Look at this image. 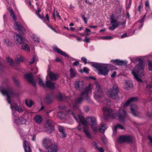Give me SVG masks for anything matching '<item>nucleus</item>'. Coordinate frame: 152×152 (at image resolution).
I'll return each mask as SVG.
<instances>
[{"label": "nucleus", "instance_id": "f257e3e1", "mask_svg": "<svg viewBox=\"0 0 152 152\" xmlns=\"http://www.w3.org/2000/svg\"><path fill=\"white\" fill-rule=\"evenodd\" d=\"M144 69V65L142 62H139L136 66L135 71H133L132 73L136 80L140 83H142L143 81L140 77L144 76L143 71Z\"/></svg>", "mask_w": 152, "mask_h": 152}, {"label": "nucleus", "instance_id": "f03ea898", "mask_svg": "<svg viewBox=\"0 0 152 152\" xmlns=\"http://www.w3.org/2000/svg\"><path fill=\"white\" fill-rule=\"evenodd\" d=\"M0 91L3 95L7 97V98L6 99L7 100L9 104L11 105H12L10 99L11 97H14L16 95L15 90L10 87L5 88L0 86Z\"/></svg>", "mask_w": 152, "mask_h": 152}, {"label": "nucleus", "instance_id": "7ed1b4c3", "mask_svg": "<svg viewBox=\"0 0 152 152\" xmlns=\"http://www.w3.org/2000/svg\"><path fill=\"white\" fill-rule=\"evenodd\" d=\"M92 66L97 69L99 75H103L105 76L108 75L109 71L107 67L102 64L95 63L92 65Z\"/></svg>", "mask_w": 152, "mask_h": 152}, {"label": "nucleus", "instance_id": "20e7f679", "mask_svg": "<svg viewBox=\"0 0 152 152\" xmlns=\"http://www.w3.org/2000/svg\"><path fill=\"white\" fill-rule=\"evenodd\" d=\"M16 38L15 39L18 42L17 44L18 46L21 45V48L26 51H29L30 48L28 45L26 43H24V39L23 37L20 34H16Z\"/></svg>", "mask_w": 152, "mask_h": 152}, {"label": "nucleus", "instance_id": "39448f33", "mask_svg": "<svg viewBox=\"0 0 152 152\" xmlns=\"http://www.w3.org/2000/svg\"><path fill=\"white\" fill-rule=\"evenodd\" d=\"M119 90L118 87L116 85H114L109 90L108 92L109 97L113 99H118Z\"/></svg>", "mask_w": 152, "mask_h": 152}, {"label": "nucleus", "instance_id": "423d86ee", "mask_svg": "<svg viewBox=\"0 0 152 152\" xmlns=\"http://www.w3.org/2000/svg\"><path fill=\"white\" fill-rule=\"evenodd\" d=\"M104 114V117L106 120L109 118H114L115 116L113 114V110L107 108L106 107H103L102 109Z\"/></svg>", "mask_w": 152, "mask_h": 152}, {"label": "nucleus", "instance_id": "0eeeda50", "mask_svg": "<svg viewBox=\"0 0 152 152\" xmlns=\"http://www.w3.org/2000/svg\"><path fill=\"white\" fill-rule=\"evenodd\" d=\"M117 141L120 143L124 142L132 143L133 142L132 138L130 135H120L118 137Z\"/></svg>", "mask_w": 152, "mask_h": 152}, {"label": "nucleus", "instance_id": "6e6552de", "mask_svg": "<svg viewBox=\"0 0 152 152\" xmlns=\"http://www.w3.org/2000/svg\"><path fill=\"white\" fill-rule=\"evenodd\" d=\"M90 90H91V86L90 85H89L87 87L85 88L84 91L81 92L80 94V96L83 97L88 102H89L90 100L88 92Z\"/></svg>", "mask_w": 152, "mask_h": 152}, {"label": "nucleus", "instance_id": "1a4fd4ad", "mask_svg": "<svg viewBox=\"0 0 152 152\" xmlns=\"http://www.w3.org/2000/svg\"><path fill=\"white\" fill-rule=\"evenodd\" d=\"M54 129L53 122L50 120H48L45 127L46 131L48 133H51Z\"/></svg>", "mask_w": 152, "mask_h": 152}, {"label": "nucleus", "instance_id": "9d476101", "mask_svg": "<svg viewBox=\"0 0 152 152\" xmlns=\"http://www.w3.org/2000/svg\"><path fill=\"white\" fill-rule=\"evenodd\" d=\"M75 87L77 90H81L85 87L83 81L81 80L78 79L75 81L74 84Z\"/></svg>", "mask_w": 152, "mask_h": 152}, {"label": "nucleus", "instance_id": "9b49d317", "mask_svg": "<svg viewBox=\"0 0 152 152\" xmlns=\"http://www.w3.org/2000/svg\"><path fill=\"white\" fill-rule=\"evenodd\" d=\"M11 108L12 110V115L14 116H17L16 114V111H17L19 113H21L23 112V110L20 107L18 106L16 103H14L10 105Z\"/></svg>", "mask_w": 152, "mask_h": 152}, {"label": "nucleus", "instance_id": "f8f14e48", "mask_svg": "<svg viewBox=\"0 0 152 152\" xmlns=\"http://www.w3.org/2000/svg\"><path fill=\"white\" fill-rule=\"evenodd\" d=\"M127 114L126 111L125 110H120L118 114V117L119 120L123 122H125V118H126Z\"/></svg>", "mask_w": 152, "mask_h": 152}, {"label": "nucleus", "instance_id": "ddd939ff", "mask_svg": "<svg viewBox=\"0 0 152 152\" xmlns=\"http://www.w3.org/2000/svg\"><path fill=\"white\" fill-rule=\"evenodd\" d=\"M25 77L28 81L31 83L34 86H36V83L33 79V74L32 73L25 75Z\"/></svg>", "mask_w": 152, "mask_h": 152}, {"label": "nucleus", "instance_id": "4468645a", "mask_svg": "<svg viewBox=\"0 0 152 152\" xmlns=\"http://www.w3.org/2000/svg\"><path fill=\"white\" fill-rule=\"evenodd\" d=\"M68 111L69 114L72 115L77 122H78L79 120V122H80L84 119L83 116L82 115H76L72 111L70 110H69Z\"/></svg>", "mask_w": 152, "mask_h": 152}, {"label": "nucleus", "instance_id": "2eb2a0df", "mask_svg": "<svg viewBox=\"0 0 152 152\" xmlns=\"http://www.w3.org/2000/svg\"><path fill=\"white\" fill-rule=\"evenodd\" d=\"M111 62H113L115 65H119L120 66H126L127 62L126 61H123L118 59L112 60Z\"/></svg>", "mask_w": 152, "mask_h": 152}, {"label": "nucleus", "instance_id": "dca6fc26", "mask_svg": "<svg viewBox=\"0 0 152 152\" xmlns=\"http://www.w3.org/2000/svg\"><path fill=\"white\" fill-rule=\"evenodd\" d=\"M53 142L50 139L45 138L42 141L43 146L47 149Z\"/></svg>", "mask_w": 152, "mask_h": 152}, {"label": "nucleus", "instance_id": "f3484780", "mask_svg": "<svg viewBox=\"0 0 152 152\" xmlns=\"http://www.w3.org/2000/svg\"><path fill=\"white\" fill-rule=\"evenodd\" d=\"M87 123L89 125L93 126L96 125L97 121L96 118L94 117H88L86 118Z\"/></svg>", "mask_w": 152, "mask_h": 152}, {"label": "nucleus", "instance_id": "a211bd4d", "mask_svg": "<svg viewBox=\"0 0 152 152\" xmlns=\"http://www.w3.org/2000/svg\"><path fill=\"white\" fill-rule=\"evenodd\" d=\"M58 149V146L56 143L53 142L47 149L48 151L46 152H57Z\"/></svg>", "mask_w": 152, "mask_h": 152}, {"label": "nucleus", "instance_id": "6ab92c4d", "mask_svg": "<svg viewBox=\"0 0 152 152\" xmlns=\"http://www.w3.org/2000/svg\"><path fill=\"white\" fill-rule=\"evenodd\" d=\"M84 98L83 97H79L77 98L75 101V102L73 105V108L74 110H80L79 107L77 104H80L83 100Z\"/></svg>", "mask_w": 152, "mask_h": 152}, {"label": "nucleus", "instance_id": "aec40b11", "mask_svg": "<svg viewBox=\"0 0 152 152\" xmlns=\"http://www.w3.org/2000/svg\"><path fill=\"white\" fill-rule=\"evenodd\" d=\"M14 29L15 30H18L22 32L25 31V29L23 26L18 22H15V23Z\"/></svg>", "mask_w": 152, "mask_h": 152}, {"label": "nucleus", "instance_id": "412c9836", "mask_svg": "<svg viewBox=\"0 0 152 152\" xmlns=\"http://www.w3.org/2000/svg\"><path fill=\"white\" fill-rule=\"evenodd\" d=\"M53 49L54 50L56 51L58 53L61 55L65 56L67 57L68 59H70L71 58V57H70L66 53L64 52L62 50L58 48L56 46L54 47L53 48Z\"/></svg>", "mask_w": 152, "mask_h": 152}, {"label": "nucleus", "instance_id": "4be33fe9", "mask_svg": "<svg viewBox=\"0 0 152 152\" xmlns=\"http://www.w3.org/2000/svg\"><path fill=\"white\" fill-rule=\"evenodd\" d=\"M53 96L51 94H49L47 95L44 99L45 102L47 104H50L53 101Z\"/></svg>", "mask_w": 152, "mask_h": 152}, {"label": "nucleus", "instance_id": "5701e85b", "mask_svg": "<svg viewBox=\"0 0 152 152\" xmlns=\"http://www.w3.org/2000/svg\"><path fill=\"white\" fill-rule=\"evenodd\" d=\"M49 78L51 81H54L56 80L58 76V75L56 73H55L52 71H50L49 73Z\"/></svg>", "mask_w": 152, "mask_h": 152}, {"label": "nucleus", "instance_id": "b1692460", "mask_svg": "<svg viewBox=\"0 0 152 152\" xmlns=\"http://www.w3.org/2000/svg\"><path fill=\"white\" fill-rule=\"evenodd\" d=\"M137 99V98L136 97L131 98L124 103V106H126L129 105L131 104L132 102H136Z\"/></svg>", "mask_w": 152, "mask_h": 152}, {"label": "nucleus", "instance_id": "393cba45", "mask_svg": "<svg viewBox=\"0 0 152 152\" xmlns=\"http://www.w3.org/2000/svg\"><path fill=\"white\" fill-rule=\"evenodd\" d=\"M23 147L25 152H31V149L27 141L23 139Z\"/></svg>", "mask_w": 152, "mask_h": 152}, {"label": "nucleus", "instance_id": "a878e982", "mask_svg": "<svg viewBox=\"0 0 152 152\" xmlns=\"http://www.w3.org/2000/svg\"><path fill=\"white\" fill-rule=\"evenodd\" d=\"M131 110L132 114L135 116H137L138 113L137 110V107L135 105H132L131 107Z\"/></svg>", "mask_w": 152, "mask_h": 152}, {"label": "nucleus", "instance_id": "bb28decb", "mask_svg": "<svg viewBox=\"0 0 152 152\" xmlns=\"http://www.w3.org/2000/svg\"><path fill=\"white\" fill-rule=\"evenodd\" d=\"M46 87L51 89H54L55 88V83L48 80L46 82L45 87Z\"/></svg>", "mask_w": 152, "mask_h": 152}, {"label": "nucleus", "instance_id": "cd10ccee", "mask_svg": "<svg viewBox=\"0 0 152 152\" xmlns=\"http://www.w3.org/2000/svg\"><path fill=\"white\" fill-rule=\"evenodd\" d=\"M133 87V84L132 82L127 81H126V84L124 87V89L128 90L132 88Z\"/></svg>", "mask_w": 152, "mask_h": 152}, {"label": "nucleus", "instance_id": "c85d7f7f", "mask_svg": "<svg viewBox=\"0 0 152 152\" xmlns=\"http://www.w3.org/2000/svg\"><path fill=\"white\" fill-rule=\"evenodd\" d=\"M56 97L57 99L61 101H66V97L64 96H63L61 93H59L57 94Z\"/></svg>", "mask_w": 152, "mask_h": 152}, {"label": "nucleus", "instance_id": "c756f323", "mask_svg": "<svg viewBox=\"0 0 152 152\" xmlns=\"http://www.w3.org/2000/svg\"><path fill=\"white\" fill-rule=\"evenodd\" d=\"M114 14H113L110 16V23H111L115 25L117 27L119 26L118 22L115 20L113 18Z\"/></svg>", "mask_w": 152, "mask_h": 152}, {"label": "nucleus", "instance_id": "7c9ffc66", "mask_svg": "<svg viewBox=\"0 0 152 152\" xmlns=\"http://www.w3.org/2000/svg\"><path fill=\"white\" fill-rule=\"evenodd\" d=\"M83 130L85 134L88 138L90 139L91 138L92 136L91 135L89 132V131L87 127H83Z\"/></svg>", "mask_w": 152, "mask_h": 152}, {"label": "nucleus", "instance_id": "2f4dec72", "mask_svg": "<svg viewBox=\"0 0 152 152\" xmlns=\"http://www.w3.org/2000/svg\"><path fill=\"white\" fill-rule=\"evenodd\" d=\"M118 128H119L121 129H124V126L119 124H118L115 125L114 128L113 129L114 133H116V132L117 129Z\"/></svg>", "mask_w": 152, "mask_h": 152}, {"label": "nucleus", "instance_id": "473e14b6", "mask_svg": "<svg viewBox=\"0 0 152 152\" xmlns=\"http://www.w3.org/2000/svg\"><path fill=\"white\" fill-rule=\"evenodd\" d=\"M34 120L36 122L39 124L41 123L42 121V119L40 115H36L35 116Z\"/></svg>", "mask_w": 152, "mask_h": 152}, {"label": "nucleus", "instance_id": "72a5a7b5", "mask_svg": "<svg viewBox=\"0 0 152 152\" xmlns=\"http://www.w3.org/2000/svg\"><path fill=\"white\" fill-rule=\"evenodd\" d=\"M25 103L27 106L29 107H31L34 104V102L31 100H26L25 101Z\"/></svg>", "mask_w": 152, "mask_h": 152}, {"label": "nucleus", "instance_id": "f704fd0d", "mask_svg": "<svg viewBox=\"0 0 152 152\" xmlns=\"http://www.w3.org/2000/svg\"><path fill=\"white\" fill-rule=\"evenodd\" d=\"M71 77L73 78L75 77L76 74L75 70L72 68H71L69 70Z\"/></svg>", "mask_w": 152, "mask_h": 152}, {"label": "nucleus", "instance_id": "c9c22d12", "mask_svg": "<svg viewBox=\"0 0 152 152\" xmlns=\"http://www.w3.org/2000/svg\"><path fill=\"white\" fill-rule=\"evenodd\" d=\"M106 128L104 124H102L101 125V127L99 129V131L101 133H104L105 132V130Z\"/></svg>", "mask_w": 152, "mask_h": 152}, {"label": "nucleus", "instance_id": "e433bc0d", "mask_svg": "<svg viewBox=\"0 0 152 152\" xmlns=\"http://www.w3.org/2000/svg\"><path fill=\"white\" fill-rule=\"evenodd\" d=\"M10 16L12 17L14 21H15L16 20V17L14 13L13 10L11 9L10 10Z\"/></svg>", "mask_w": 152, "mask_h": 152}, {"label": "nucleus", "instance_id": "4c0bfd02", "mask_svg": "<svg viewBox=\"0 0 152 152\" xmlns=\"http://www.w3.org/2000/svg\"><path fill=\"white\" fill-rule=\"evenodd\" d=\"M38 81L39 82V84L41 86L45 88V83H44L42 80L40 78H38Z\"/></svg>", "mask_w": 152, "mask_h": 152}, {"label": "nucleus", "instance_id": "58836bf2", "mask_svg": "<svg viewBox=\"0 0 152 152\" xmlns=\"http://www.w3.org/2000/svg\"><path fill=\"white\" fill-rule=\"evenodd\" d=\"M131 61L134 62H136L137 61H139V62H142V63H143V60L139 58H133L132 60Z\"/></svg>", "mask_w": 152, "mask_h": 152}, {"label": "nucleus", "instance_id": "ea45409f", "mask_svg": "<svg viewBox=\"0 0 152 152\" xmlns=\"http://www.w3.org/2000/svg\"><path fill=\"white\" fill-rule=\"evenodd\" d=\"M13 80L16 85L18 87L20 86V82L15 77H13Z\"/></svg>", "mask_w": 152, "mask_h": 152}, {"label": "nucleus", "instance_id": "a19ab883", "mask_svg": "<svg viewBox=\"0 0 152 152\" xmlns=\"http://www.w3.org/2000/svg\"><path fill=\"white\" fill-rule=\"evenodd\" d=\"M84 33L86 34V36L90 35L91 34V31L90 29L87 28H86Z\"/></svg>", "mask_w": 152, "mask_h": 152}, {"label": "nucleus", "instance_id": "79ce46f5", "mask_svg": "<svg viewBox=\"0 0 152 152\" xmlns=\"http://www.w3.org/2000/svg\"><path fill=\"white\" fill-rule=\"evenodd\" d=\"M18 120L22 124H25L26 122V120L23 117H20L18 118Z\"/></svg>", "mask_w": 152, "mask_h": 152}, {"label": "nucleus", "instance_id": "37998d69", "mask_svg": "<svg viewBox=\"0 0 152 152\" xmlns=\"http://www.w3.org/2000/svg\"><path fill=\"white\" fill-rule=\"evenodd\" d=\"M36 56H34L31 59V60L29 62V64H33L34 62L37 61V59L36 58Z\"/></svg>", "mask_w": 152, "mask_h": 152}, {"label": "nucleus", "instance_id": "c03bdc74", "mask_svg": "<svg viewBox=\"0 0 152 152\" xmlns=\"http://www.w3.org/2000/svg\"><path fill=\"white\" fill-rule=\"evenodd\" d=\"M32 38L34 41L37 42L38 43H39L40 41L39 38L37 37L35 35H33L32 36Z\"/></svg>", "mask_w": 152, "mask_h": 152}, {"label": "nucleus", "instance_id": "a18cd8bd", "mask_svg": "<svg viewBox=\"0 0 152 152\" xmlns=\"http://www.w3.org/2000/svg\"><path fill=\"white\" fill-rule=\"evenodd\" d=\"M148 69L149 71H152V60L148 61Z\"/></svg>", "mask_w": 152, "mask_h": 152}, {"label": "nucleus", "instance_id": "49530a36", "mask_svg": "<svg viewBox=\"0 0 152 152\" xmlns=\"http://www.w3.org/2000/svg\"><path fill=\"white\" fill-rule=\"evenodd\" d=\"M147 138L149 140V142H148L149 145L152 146V137L149 135L147 136Z\"/></svg>", "mask_w": 152, "mask_h": 152}, {"label": "nucleus", "instance_id": "de8ad7c7", "mask_svg": "<svg viewBox=\"0 0 152 152\" xmlns=\"http://www.w3.org/2000/svg\"><path fill=\"white\" fill-rule=\"evenodd\" d=\"M81 17L83 19V21L86 24L88 22V19L87 18L85 17V15H81Z\"/></svg>", "mask_w": 152, "mask_h": 152}, {"label": "nucleus", "instance_id": "09e8293b", "mask_svg": "<svg viewBox=\"0 0 152 152\" xmlns=\"http://www.w3.org/2000/svg\"><path fill=\"white\" fill-rule=\"evenodd\" d=\"M102 38L104 39L109 40L113 39V37L112 36H106L102 37Z\"/></svg>", "mask_w": 152, "mask_h": 152}, {"label": "nucleus", "instance_id": "8fccbe9b", "mask_svg": "<svg viewBox=\"0 0 152 152\" xmlns=\"http://www.w3.org/2000/svg\"><path fill=\"white\" fill-rule=\"evenodd\" d=\"M7 61L10 63V65H13V61L12 59L8 58Z\"/></svg>", "mask_w": 152, "mask_h": 152}, {"label": "nucleus", "instance_id": "3c124183", "mask_svg": "<svg viewBox=\"0 0 152 152\" xmlns=\"http://www.w3.org/2000/svg\"><path fill=\"white\" fill-rule=\"evenodd\" d=\"M117 27L114 25L112 24L111 26H110L109 27V29L110 30H114Z\"/></svg>", "mask_w": 152, "mask_h": 152}, {"label": "nucleus", "instance_id": "603ef678", "mask_svg": "<svg viewBox=\"0 0 152 152\" xmlns=\"http://www.w3.org/2000/svg\"><path fill=\"white\" fill-rule=\"evenodd\" d=\"M58 129L59 131L61 133L64 131V127L61 126H58Z\"/></svg>", "mask_w": 152, "mask_h": 152}, {"label": "nucleus", "instance_id": "864d4df0", "mask_svg": "<svg viewBox=\"0 0 152 152\" xmlns=\"http://www.w3.org/2000/svg\"><path fill=\"white\" fill-rule=\"evenodd\" d=\"M96 88L97 89V90L98 92L101 93L102 92V90L101 88V86L99 85H97Z\"/></svg>", "mask_w": 152, "mask_h": 152}, {"label": "nucleus", "instance_id": "5fc2aeb1", "mask_svg": "<svg viewBox=\"0 0 152 152\" xmlns=\"http://www.w3.org/2000/svg\"><path fill=\"white\" fill-rule=\"evenodd\" d=\"M61 137L62 138L66 137L67 136V134L64 131L61 133Z\"/></svg>", "mask_w": 152, "mask_h": 152}, {"label": "nucleus", "instance_id": "6e6d98bb", "mask_svg": "<svg viewBox=\"0 0 152 152\" xmlns=\"http://www.w3.org/2000/svg\"><path fill=\"white\" fill-rule=\"evenodd\" d=\"M79 123H80L81 124H82L83 125H86V124H87L86 121H86L84 119L81 121L80 122H79Z\"/></svg>", "mask_w": 152, "mask_h": 152}, {"label": "nucleus", "instance_id": "4d7b16f0", "mask_svg": "<svg viewBox=\"0 0 152 152\" xmlns=\"http://www.w3.org/2000/svg\"><path fill=\"white\" fill-rule=\"evenodd\" d=\"M145 6L146 7H148V8H149V10H150V6L149 5V2L148 0H147L145 1Z\"/></svg>", "mask_w": 152, "mask_h": 152}, {"label": "nucleus", "instance_id": "13d9d810", "mask_svg": "<svg viewBox=\"0 0 152 152\" xmlns=\"http://www.w3.org/2000/svg\"><path fill=\"white\" fill-rule=\"evenodd\" d=\"M106 101L107 102V104L110 106L111 105V102L110 100L108 99L105 98Z\"/></svg>", "mask_w": 152, "mask_h": 152}, {"label": "nucleus", "instance_id": "bf43d9fd", "mask_svg": "<svg viewBox=\"0 0 152 152\" xmlns=\"http://www.w3.org/2000/svg\"><path fill=\"white\" fill-rule=\"evenodd\" d=\"M83 41L88 43L90 42V39L89 38H88L87 37H86L85 39L83 40Z\"/></svg>", "mask_w": 152, "mask_h": 152}, {"label": "nucleus", "instance_id": "052dcab7", "mask_svg": "<svg viewBox=\"0 0 152 152\" xmlns=\"http://www.w3.org/2000/svg\"><path fill=\"white\" fill-rule=\"evenodd\" d=\"M83 71L84 72L86 73H88V68L86 67H84L83 68Z\"/></svg>", "mask_w": 152, "mask_h": 152}, {"label": "nucleus", "instance_id": "680f3d73", "mask_svg": "<svg viewBox=\"0 0 152 152\" xmlns=\"http://www.w3.org/2000/svg\"><path fill=\"white\" fill-rule=\"evenodd\" d=\"M79 64V62L78 61H76L73 62V65L75 66H77Z\"/></svg>", "mask_w": 152, "mask_h": 152}, {"label": "nucleus", "instance_id": "e2e57ef3", "mask_svg": "<svg viewBox=\"0 0 152 152\" xmlns=\"http://www.w3.org/2000/svg\"><path fill=\"white\" fill-rule=\"evenodd\" d=\"M84 110L86 112H88L89 110L88 107V106H85L84 107Z\"/></svg>", "mask_w": 152, "mask_h": 152}, {"label": "nucleus", "instance_id": "0e129e2a", "mask_svg": "<svg viewBox=\"0 0 152 152\" xmlns=\"http://www.w3.org/2000/svg\"><path fill=\"white\" fill-rule=\"evenodd\" d=\"M4 69V66L0 62V72L3 71Z\"/></svg>", "mask_w": 152, "mask_h": 152}, {"label": "nucleus", "instance_id": "69168bd1", "mask_svg": "<svg viewBox=\"0 0 152 152\" xmlns=\"http://www.w3.org/2000/svg\"><path fill=\"white\" fill-rule=\"evenodd\" d=\"M127 33H124L121 36V38H123L127 37Z\"/></svg>", "mask_w": 152, "mask_h": 152}, {"label": "nucleus", "instance_id": "338daca9", "mask_svg": "<svg viewBox=\"0 0 152 152\" xmlns=\"http://www.w3.org/2000/svg\"><path fill=\"white\" fill-rule=\"evenodd\" d=\"M116 74V71H114L113 72L112 74L111 75V77L112 78H113L115 77V75Z\"/></svg>", "mask_w": 152, "mask_h": 152}, {"label": "nucleus", "instance_id": "774afa93", "mask_svg": "<svg viewBox=\"0 0 152 152\" xmlns=\"http://www.w3.org/2000/svg\"><path fill=\"white\" fill-rule=\"evenodd\" d=\"M100 152H104V151L102 148H98L97 149Z\"/></svg>", "mask_w": 152, "mask_h": 152}]
</instances>
